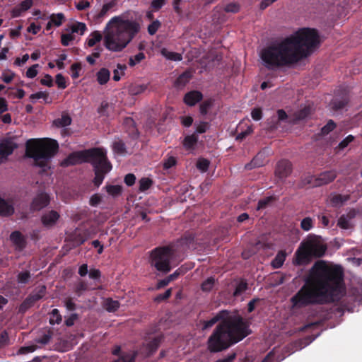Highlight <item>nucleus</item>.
I'll return each mask as SVG.
<instances>
[{"mask_svg": "<svg viewBox=\"0 0 362 362\" xmlns=\"http://www.w3.org/2000/svg\"><path fill=\"white\" fill-rule=\"evenodd\" d=\"M337 225L343 229H349L351 227L350 219L344 216H341L339 220Z\"/></svg>", "mask_w": 362, "mask_h": 362, "instance_id": "nucleus-43", "label": "nucleus"}, {"mask_svg": "<svg viewBox=\"0 0 362 362\" xmlns=\"http://www.w3.org/2000/svg\"><path fill=\"white\" fill-rule=\"evenodd\" d=\"M8 336L7 332H4L0 334V349L8 344Z\"/></svg>", "mask_w": 362, "mask_h": 362, "instance_id": "nucleus-62", "label": "nucleus"}, {"mask_svg": "<svg viewBox=\"0 0 362 362\" xmlns=\"http://www.w3.org/2000/svg\"><path fill=\"white\" fill-rule=\"evenodd\" d=\"M212 103L211 100L204 101V103H202L200 105V112L202 115H206Z\"/></svg>", "mask_w": 362, "mask_h": 362, "instance_id": "nucleus-61", "label": "nucleus"}, {"mask_svg": "<svg viewBox=\"0 0 362 362\" xmlns=\"http://www.w3.org/2000/svg\"><path fill=\"white\" fill-rule=\"evenodd\" d=\"M215 279L213 277L208 278L202 284V288L204 291H209L214 285Z\"/></svg>", "mask_w": 362, "mask_h": 362, "instance_id": "nucleus-42", "label": "nucleus"}, {"mask_svg": "<svg viewBox=\"0 0 362 362\" xmlns=\"http://www.w3.org/2000/svg\"><path fill=\"white\" fill-rule=\"evenodd\" d=\"M45 286H40L33 293H31L20 305L19 310L25 312L28 308H30L34 303L41 299L45 294Z\"/></svg>", "mask_w": 362, "mask_h": 362, "instance_id": "nucleus-10", "label": "nucleus"}, {"mask_svg": "<svg viewBox=\"0 0 362 362\" xmlns=\"http://www.w3.org/2000/svg\"><path fill=\"white\" fill-rule=\"evenodd\" d=\"M82 162H88L93 165L95 172L93 182L97 187L102 184L105 174L112 170V165L107 159L106 151L100 148L73 153L64 160L62 164L64 166H69Z\"/></svg>", "mask_w": 362, "mask_h": 362, "instance_id": "nucleus-5", "label": "nucleus"}, {"mask_svg": "<svg viewBox=\"0 0 362 362\" xmlns=\"http://www.w3.org/2000/svg\"><path fill=\"white\" fill-rule=\"evenodd\" d=\"M33 4V0H25L23 1L21 4L16 6L11 11V15L13 17H18L21 16V14L26 11L29 10Z\"/></svg>", "mask_w": 362, "mask_h": 362, "instance_id": "nucleus-16", "label": "nucleus"}, {"mask_svg": "<svg viewBox=\"0 0 362 362\" xmlns=\"http://www.w3.org/2000/svg\"><path fill=\"white\" fill-rule=\"evenodd\" d=\"M239 8L240 7L238 4H229L226 6L225 11L226 12L237 13L239 11Z\"/></svg>", "mask_w": 362, "mask_h": 362, "instance_id": "nucleus-63", "label": "nucleus"}, {"mask_svg": "<svg viewBox=\"0 0 362 362\" xmlns=\"http://www.w3.org/2000/svg\"><path fill=\"white\" fill-rule=\"evenodd\" d=\"M334 127H335V124L334 123L333 121L330 120L329 122H327V124L325 126H324L322 128V129H321L322 134H327L331 131H332L334 129Z\"/></svg>", "mask_w": 362, "mask_h": 362, "instance_id": "nucleus-54", "label": "nucleus"}, {"mask_svg": "<svg viewBox=\"0 0 362 362\" xmlns=\"http://www.w3.org/2000/svg\"><path fill=\"white\" fill-rule=\"evenodd\" d=\"M107 192L112 196H117L121 193L122 188L119 185H109L106 186Z\"/></svg>", "mask_w": 362, "mask_h": 362, "instance_id": "nucleus-44", "label": "nucleus"}, {"mask_svg": "<svg viewBox=\"0 0 362 362\" xmlns=\"http://www.w3.org/2000/svg\"><path fill=\"white\" fill-rule=\"evenodd\" d=\"M176 164V159L173 156H170L166 158L163 163V167L165 169H169Z\"/></svg>", "mask_w": 362, "mask_h": 362, "instance_id": "nucleus-58", "label": "nucleus"}, {"mask_svg": "<svg viewBox=\"0 0 362 362\" xmlns=\"http://www.w3.org/2000/svg\"><path fill=\"white\" fill-rule=\"evenodd\" d=\"M247 284L246 282L241 281H240L234 291L233 295L235 297L241 296L247 290Z\"/></svg>", "mask_w": 362, "mask_h": 362, "instance_id": "nucleus-33", "label": "nucleus"}, {"mask_svg": "<svg viewBox=\"0 0 362 362\" xmlns=\"http://www.w3.org/2000/svg\"><path fill=\"white\" fill-rule=\"evenodd\" d=\"M171 293H172V288H168V290L165 291V292L164 293L159 294L158 296H157L154 298V300L156 302H160L162 300H164L168 298L171 296Z\"/></svg>", "mask_w": 362, "mask_h": 362, "instance_id": "nucleus-53", "label": "nucleus"}, {"mask_svg": "<svg viewBox=\"0 0 362 362\" xmlns=\"http://www.w3.org/2000/svg\"><path fill=\"white\" fill-rule=\"evenodd\" d=\"M54 122L57 126L64 127L71 124V119L67 115H62L61 118L55 120Z\"/></svg>", "mask_w": 362, "mask_h": 362, "instance_id": "nucleus-34", "label": "nucleus"}, {"mask_svg": "<svg viewBox=\"0 0 362 362\" xmlns=\"http://www.w3.org/2000/svg\"><path fill=\"white\" fill-rule=\"evenodd\" d=\"M126 69V65L118 64L117 65V68L113 71V80L115 81H119L122 76L124 75V71Z\"/></svg>", "mask_w": 362, "mask_h": 362, "instance_id": "nucleus-32", "label": "nucleus"}, {"mask_svg": "<svg viewBox=\"0 0 362 362\" xmlns=\"http://www.w3.org/2000/svg\"><path fill=\"white\" fill-rule=\"evenodd\" d=\"M14 147L11 142H6L0 144V162L3 159L11 155L13 151Z\"/></svg>", "mask_w": 362, "mask_h": 362, "instance_id": "nucleus-20", "label": "nucleus"}, {"mask_svg": "<svg viewBox=\"0 0 362 362\" xmlns=\"http://www.w3.org/2000/svg\"><path fill=\"white\" fill-rule=\"evenodd\" d=\"M39 65L35 64L30 66L26 71V76L30 78H33L37 75V68Z\"/></svg>", "mask_w": 362, "mask_h": 362, "instance_id": "nucleus-51", "label": "nucleus"}, {"mask_svg": "<svg viewBox=\"0 0 362 362\" xmlns=\"http://www.w3.org/2000/svg\"><path fill=\"white\" fill-rule=\"evenodd\" d=\"M160 26V23L159 21L156 20L153 21L148 26V32L150 35H154L158 30V28Z\"/></svg>", "mask_w": 362, "mask_h": 362, "instance_id": "nucleus-49", "label": "nucleus"}, {"mask_svg": "<svg viewBox=\"0 0 362 362\" xmlns=\"http://www.w3.org/2000/svg\"><path fill=\"white\" fill-rule=\"evenodd\" d=\"M37 346L35 344H30L24 346H21L18 350L16 354L21 355V354H27L29 353H32L35 351L37 349Z\"/></svg>", "mask_w": 362, "mask_h": 362, "instance_id": "nucleus-35", "label": "nucleus"}, {"mask_svg": "<svg viewBox=\"0 0 362 362\" xmlns=\"http://www.w3.org/2000/svg\"><path fill=\"white\" fill-rule=\"evenodd\" d=\"M113 150L115 153L123 154L125 153L124 144L121 141L114 142L112 145Z\"/></svg>", "mask_w": 362, "mask_h": 362, "instance_id": "nucleus-45", "label": "nucleus"}, {"mask_svg": "<svg viewBox=\"0 0 362 362\" xmlns=\"http://www.w3.org/2000/svg\"><path fill=\"white\" fill-rule=\"evenodd\" d=\"M10 240L18 249H22L25 246L23 237L18 231L13 232L10 235Z\"/></svg>", "mask_w": 362, "mask_h": 362, "instance_id": "nucleus-22", "label": "nucleus"}, {"mask_svg": "<svg viewBox=\"0 0 362 362\" xmlns=\"http://www.w3.org/2000/svg\"><path fill=\"white\" fill-rule=\"evenodd\" d=\"M291 163L287 160H282L276 165L275 175L280 180H283L291 174Z\"/></svg>", "mask_w": 362, "mask_h": 362, "instance_id": "nucleus-11", "label": "nucleus"}, {"mask_svg": "<svg viewBox=\"0 0 362 362\" xmlns=\"http://www.w3.org/2000/svg\"><path fill=\"white\" fill-rule=\"evenodd\" d=\"M313 226V219L310 217L303 218L300 222V227L305 231L310 230Z\"/></svg>", "mask_w": 362, "mask_h": 362, "instance_id": "nucleus-39", "label": "nucleus"}, {"mask_svg": "<svg viewBox=\"0 0 362 362\" xmlns=\"http://www.w3.org/2000/svg\"><path fill=\"white\" fill-rule=\"evenodd\" d=\"M96 78L99 84H105L110 80V72L106 68H102L97 72Z\"/></svg>", "mask_w": 362, "mask_h": 362, "instance_id": "nucleus-21", "label": "nucleus"}, {"mask_svg": "<svg viewBox=\"0 0 362 362\" xmlns=\"http://www.w3.org/2000/svg\"><path fill=\"white\" fill-rule=\"evenodd\" d=\"M44 99L45 100L48 98V94L46 92L44 91H40L33 94H31L30 96V99L33 103H35L36 100L38 99Z\"/></svg>", "mask_w": 362, "mask_h": 362, "instance_id": "nucleus-48", "label": "nucleus"}, {"mask_svg": "<svg viewBox=\"0 0 362 362\" xmlns=\"http://www.w3.org/2000/svg\"><path fill=\"white\" fill-rule=\"evenodd\" d=\"M103 3L102 8L97 15V18L103 19L110 13L115 11L117 7V0H101Z\"/></svg>", "mask_w": 362, "mask_h": 362, "instance_id": "nucleus-13", "label": "nucleus"}, {"mask_svg": "<svg viewBox=\"0 0 362 362\" xmlns=\"http://www.w3.org/2000/svg\"><path fill=\"white\" fill-rule=\"evenodd\" d=\"M312 257L305 243H302L296 252V263L298 265L308 263Z\"/></svg>", "mask_w": 362, "mask_h": 362, "instance_id": "nucleus-12", "label": "nucleus"}, {"mask_svg": "<svg viewBox=\"0 0 362 362\" xmlns=\"http://www.w3.org/2000/svg\"><path fill=\"white\" fill-rule=\"evenodd\" d=\"M152 184V181L148 178H142L139 181V189L145 191L148 189Z\"/></svg>", "mask_w": 362, "mask_h": 362, "instance_id": "nucleus-50", "label": "nucleus"}, {"mask_svg": "<svg viewBox=\"0 0 362 362\" xmlns=\"http://www.w3.org/2000/svg\"><path fill=\"white\" fill-rule=\"evenodd\" d=\"M320 44L317 31L303 28L272 43L260 52L263 65L269 69L289 66L310 55Z\"/></svg>", "mask_w": 362, "mask_h": 362, "instance_id": "nucleus-2", "label": "nucleus"}, {"mask_svg": "<svg viewBox=\"0 0 362 362\" xmlns=\"http://www.w3.org/2000/svg\"><path fill=\"white\" fill-rule=\"evenodd\" d=\"M145 59V54L143 52L136 54L134 57H132L129 60V65L130 66H134L136 64L140 63L143 59Z\"/></svg>", "mask_w": 362, "mask_h": 362, "instance_id": "nucleus-37", "label": "nucleus"}, {"mask_svg": "<svg viewBox=\"0 0 362 362\" xmlns=\"http://www.w3.org/2000/svg\"><path fill=\"white\" fill-rule=\"evenodd\" d=\"M312 257H320L324 255L327 247L317 237H310L305 242Z\"/></svg>", "mask_w": 362, "mask_h": 362, "instance_id": "nucleus-9", "label": "nucleus"}, {"mask_svg": "<svg viewBox=\"0 0 362 362\" xmlns=\"http://www.w3.org/2000/svg\"><path fill=\"white\" fill-rule=\"evenodd\" d=\"M70 30L72 34L79 33L81 35H82L84 34L86 30V25L83 23L76 22L71 25Z\"/></svg>", "mask_w": 362, "mask_h": 362, "instance_id": "nucleus-30", "label": "nucleus"}, {"mask_svg": "<svg viewBox=\"0 0 362 362\" xmlns=\"http://www.w3.org/2000/svg\"><path fill=\"white\" fill-rule=\"evenodd\" d=\"M198 137L195 134L187 136L185 138L183 145L186 149H193L197 144Z\"/></svg>", "mask_w": 362, "mask_h": 362, "instance_id": "nucleus-28", "label": "nucleus"}, {"mask_svg": "<svg viewBox=\"0 0 362 362\" xmlns=\"http://www.w3.org/2000/svg\"><path fill=\"white\" fill-rule=\"evenodd\" d=\"M30 279V274L28 272H21L18 275V283L21 284H25L28 283Z\"/></svg>", "mask_w": 362, "mask_h": 362, "instance_id": "nucleus-41", "label": "nucleus"}, {"mask_svg": "<svg viewBox=\"0 0 362 362\" xmlns=\"http://www.w3.org/2000/svg\"><path fill=\"white\" fill-rule=\"evenodd\" d=\"M135 180H136V177H135L134 175H133L132 173H129V174H127L125 176V177H124V182L128 186H132V185L134 184Z\"/></svg>", "mask_w": 362, "mask_h": 362, "instance_id": "nucleus-64", "label": "nucleus"}, {"mask_svg": "<svg viewBox=\"0 0 362 362\" xmlns=\"http://www.w3.org/2000/svg\"><path fill=\"white\" fill-rule=\"evenodd\" d=\"M310 113V109L309 107H305L303 109L300 110L296 115V119L301 120L306 118L309 114Z\"/></svg>", "mask_w": 362, "mask_h": 362, "instance_id": "nucleus-47", "label": "nucleus"}, {"mask_svg": "<svg viewBox=\"0 0 362 362\" xmlns=\"http://www.w3.org/2000/svg\"><path fill=\"white\" fill-rule=\"evenodd\" d=\"M349 198V195L334 194L330 198V204L334 206H339L348 201Z\"/></svg>", "mask_w": 362, "mask_h": 362, "instance_id": "nucleus-26", "label": "nucleus"}, {"mask_svg": "<svg viewBox=\"0 0 362 362\" xmlns=\"http://www.w3.org/2000/svg\"><path fill=\"white\" fill-rule=\"evenodd\" d=\"M64 21V16L62 13L52 14L49 16V21L46 25V30H50L53 26H60Z\"/></svg>", "mask_w": 362, "mask_h": 362, "instance_id": "nucleus-17", "label": "nucleus"}, {"mask_svg": "<svg viewBox=\"0 0 362 362\" xmlns=\"http://www.w3.org/2000/svg\"><path fill=\"white\" fill-rule=\"evenodd\" d=\"M272 200H273V197H265L262 199H260L258 202L257 209L259 210V209L266 208L267 206L269 205L272 202Z\"/></svg>", "mask_w": 362, "mask_h": 362, "instance_id": "nucleus-52", "label": "nucleus"}, {"mask_svg": "<svg viewBox=\"0 0 362 362\" xmlns=\"http://www.w3.org/2000/svg\"><path fill=\"white\" fill-rule=\"evenodd\" d=\"M336 177V172L331 170L322 173L318 177L308 176L305 180L307 184L313 187H315L331 182Z\"/></svg>", "mask_w": 362, "mask_h": 362, "instance_id": "nucleus-8", "label": "nucleus"}, {"mask_svg": "<svg viewBox=\"0 0 362 362\" xmlns=\"http://www.w3.org/2000/svg\"><path fill=\"white\" fill-rule=\"evenodd\" d=\"M222 320L208 339V349L211 352H219L230 347L250 334L247 322L238 313H228L222 310L211 320L204 321L203 329L211 327Z\"/></svg>", "mask_w": 362, "mask_h": 362, "instance_id": "nucleus-3", "label": "nucleus"}, {"mask_svg": "<svg viewBox=\"0 0 362 362\" xmlns=\"http://www.w3.org/2000/svg\"><path fill=\"white\" fill-rule=\"evenodd\" d=\"M49 203V199L47 194L40 193L37 194L31 204V209L33 211H39Z\"/></svg>", "mask_w": 362, "mask_h": 362, "instance_id": "nucleus-14", "label": "nucleus"}, {"mask_svg": "<svg viewBox=\"0 0 362 362\" xmlns=\"http://www.w3.org/2000/svg\"><path fill=\"white\" fill-rule=\"evenodd\" d=\"M14 209L13 206L0 198V216H9L13 214Z\"/></svg>", "mask_w": 362, "mask_h": 362, "instance_id": "nucleus-23", "label": "nucleus"}, {"mask_svg": "<svg viewBox=\"0 0 362 362\" xmlns=\"http://www.w3.org/2000/svg\"><path fill=\"white\" fill-rule=\"evenodd\" d=\"M103 39V35L100 31H94L91 33L87 40L86 43L88 47H91L96 45L98 42H100Z\"/></svg>", "mask_w": 362, "mask_h": 362, "instance_id": "nucleus-24", "label": "nucleus"}, {"mask_svg": "<svg viewBox=\"0 0 362 362\" xmlns=\"http://www.w3.org/2000/svg\"><path fill=\"white\" fill-rule=\"evenodd\" d=\"M209 166V161L204 158L199 159L197 163V168L202 172H206Z\"/></svg>", "mask_w": 362, "mask_h": 362, "instance_id": "nucleus-46", "label": "nucleus"}, {"mask_svg": "<svg viewBox=\"0 0 362 362\" xmlns=\"http://www.w3.org/2000/svg\"><path fill=\"white\" fill-rule=\"evenodd\" d=\"M344 294L341 268L317 260L310 269L305 285L291 298V303L293 308H300L310 304L337 301Z\"/></svg>", "mask_w": 362, "mask_h": 362, "instance_id": "nucleus-1", "label": "nucleus"}, {"mask_svg": "<svg viewBox=\"0 0 362 362\" xmlns=\"http://www.w3.org/2000/svg\"><path fill=\"white\" fill-rule=\"evenodd\" d=\"M88 7H90V3L87 0H81L76 4V8L79 11L85 10Z\"/></svg>", "mask_w": 362, "mask_h": 362, "instance_id": "nucleus-60", "label": "nucleus"}, {"mask_svg": "<svg viewBox=\"0 0 362 362\" xmlns=\"http://www.w3.org/2000/svg\"><path fill=\"white\" fill-rule=\"evenodd\" d=\"M182 274L181 269L179 268L175 271L173 274H170L168 277L164 279L159 281L156 285V289H160L168 286L170 282L175 280Z\"/></svg>", "mask_w": 362, "mask_h": 362, "instance_id": "nucleus-19", "label": "nucleus"}, {"mask_svg": "<svg viewBox=\"0 0 362 362\" xmlns=\"http://www.w3.org/2000/svg\"><path fill=\"white\" fill-rule=\"evenodd\" d=\"M202 99V94L199 91H191L187 93L184 100L188 105L193 106Z\"/></svg>", "mask_w": 362, "mask_h": 362, "instance_id": "nucleus-18", "label": "nucleus"}, {"mask_svg": "<svg viewBox=\"0 0 362 362\" xmlns=\"http://www.w3.org/2000/svg\"><path fill=\"white\" fill-rule=\"evenodd\" d=\"M81 69V66L79 64L75 63L73 64L71 66V76L74 78H76L79 76V71Z\"/></svg>", "mask_w": 362, "mask_h": 362, "instance_id": "nucleus-56", "label": "nucleus"}, {"mask_svg": "<svg viewBox=\"0 0 362 362\" xmlns=\"http://www.w3.org/2000/svg\"><path fill=\"white\" fill-rule=\"evenodd\" d=\"M74 40L73 34L67 33L62 35V44L64 46H68L69 42Z\"/></svg>", "mask_w": 362, "mask_h": 362, "instance_id": "nucleus-55", "label": "nucleus"}, {"mask_svg": "<svg viewBox=\"0 0 362 362\" xmlns=\"http://www.w3.org/2000/svg\"><path fill=\"white\" fill-rule=\"evenodd\" d=\"M139 23L124 15L112 17L103 30L104 46L114 52L122 51L140 30Z\"/></svg>", "mask_w": 362, "mask_h": 362, "instance_id": "nucleus-4", "label": "nucleus"}, {"mask_svg": "<svg viewBox=\"0 0 362 362\" xmlns=\"http://www.w3.org/2000/svg\"><path fill=\"white\" fill-rule=\"evenodd\" d=\"M56 83L60 88L64 89L66 87V80L61 74L56 76Z\"/></svg>", "mask_w": 362, "mask_h": 362, "instance_id": "nucleus-59", "label": "nucleus"}, {"mask_svg": "<svg viewBox=\"0 0 362 362\" xmlns=\"http://www.w3.org/2000/svg\"><path fill=\"white\" fill-rule=\"evenodd\" d=\"M147 86L144 84L134 85L129 88V92L132 95H139L144 93Z\"/></svg>", "mask_w": 362, "mask_h": 362, "instance_id": "nucleus-38", "label": "nucleus"}, {"mask_svg": "<svg viewBox=\"0 0 362 362\" xmlns=\"http://www.w3.org/2000/svg\"><path fill=\"white\" fill-rule=\"evenodd\" d=\"M87 289V284L84 281H79L75 286V292L80 296L81 293Z\"/></svg>", "mask_w": 362, "mask_h": 362, "instance_id": "nucleus-57", "label": "nucleus"}, {"mask_svg": "<svg viewBox=\"0 0 362 362\" xmlns=\"http://www.w3.org/2000/svg\"><path fill=\"white\" fill-rule=\"evenodd\" d=\"M59 218V214L57 211L52 210L47 213H45L41 218L42 223L45 227L53 226L58 219Z\"/></svg>", "mask_w": 362, "mask_h": 362, "instance_id": "nucleus-15", "label": "nucleus"}, {"mask_svg": "<svg viewBox=\"0 0 362 362\" xmlns=\"http://www.w3.org/2000/svg\"><path fill=\"white\" fill-rule=\"evenodd\" d=\"M175 252L173 245L156 247L151 252L149 263L158 272L166 274L172 269L170 263Z\"/></svg>", "mask_w": 362, "mask_h": 362, "instance_id": "nucleus-7", "label": "nucleus"}, {"mask_svg": "<svg viewBox=\"0 0 362 362\" xmlns=\"http://www.w3.org/2000/svg\"><path fill=\"white\" fill-rule=\"evenodd\" d=\"M161 54L168 60L171 61H181L182 59V55L179 53L168 51L165 48H163L160 51Z\"/></svg>", "mask_w": 362, "mask_h": 362, "instance_id": "nucleus-27", "label": "nucleus"}, {"mask_svg": "<svg viewBox=\"0 0 362 362\" xmlns=\"http://www.w3.org/2000/svg\"><path fill=\"white\" fill-rule=\"evenodd\" d=\"M58 144L50 139H30L26 144V154L37 165L52 158L58 150Z\"/></svg>", "mask_w": 362, "mask_h": 362, "instance_id": "nucleus-6", "label": "nucleus"}, {"mask_svg": "<svg viewBox=\"0 0 362 362\" xmlns=\"http://www.w3.org/2000/svg\"><path fill=\"white\" fill-rule=\"evenodd\" d=\"M119 303L117 300H114L108 298L105 300V308L108 312H115L119 308Z\"/></svg>", "mask_w": 362, "mask_h": 362, "instance_id": "nucleus-31", "label": "nucleus"}, {"mask_svg": "<svg viewBox=\"0 0 362 362\" xmlns=\"http://www.w3.org/2000/svg\"><path fill=\"white\" fill-rule=\"evenodd\" d=\"M160 343V339L155 338L151 341H150L148 345V351H146V354H151L153 351L156 350L158 347Z\"/></svg>", "mask_w": 362, "mask_h": 362, "instance_id": "nucleus-40", "label": "nucleus"}, {"mask_svg": "<svg viewBox=\"0 0 362 362\" xmlns=\"http://www.w3.org/2000/svg\"><path fill=\"white\" fill-rule=\"evenodd\" d=\"M62 316L59 314V312L57 309H53L50 318H49V322L52 325L54 324H59L62 322Z\"/></svg>", "mask_w": 362, "mask_h": 362, "instance_id": "nucleus-36", "label": "nucleus"}, {"mask_svg": "<svg viewBox=\"0 0 362 362\" xmlns=\"http://www.w3.org/2000/svg\"><path fill=\"white\" fill-rule=\"evenodd\" d=\"M286 259V253L284 251H280L277 253L275 258L272 261V266L274 268H280Z\"/></svg>", "mask_w": 362, "mask_h": 362, "instance_id": "nucleus-29", "label": "nucleus"}, {"mask_svg": "<svg viewBox=\"0 0 362 362\" xmlns=\"http://www.w3.org/2000/svg\"><path fill=\"white\" fill-rule=\"evenodd\" d=\"M264 153H259L251 161V163L245 165V168L246 169H252L253 168H257L263 165L264 164Z\"/></svg>", "mask_w": 362, "mask_h": 362, "instance_id": "nucleus-25", "label": "nucleus"}]
</instances>
